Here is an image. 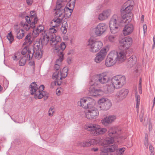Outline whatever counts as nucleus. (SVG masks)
Wrapping results in <instances>:
<instances>
[{"mask_svg": "<svg viewBox=\"0 0 155 155\" xmlns=\"http://www.w3.org/2000/svg\"><path fill=\"white\" fill-rule=\"evenodd\" d=\"M95 84H94V83L92 85H91L89 90V92L88 93L89 95L93 96H96L101 94L100 93L102 92L101 90L100 89H97L95 88L94 85Z\"/></svg>", "mask_w": 155, "mask_h": 155, "instance_id": "19", "label": "nucleus"}, {"mask_svg": "<svg viewBox=\"0 0 155 155\" xmlns=\"http://www.w3.org/2000/svg\"><path fill=\"white\" fill-rule=\"evenodd\" d=\"M114 142V138L113 137H107L103 140H101V146H103L106 145L112 144Z\"/></svg>", "mask_w": 155, "mask_h": 155, "instance_id": "23", "label": "nucleus"}, {"mask_svg": "<svg viewBox=\"0 0 155 155\" xmlns=\"http://www.w3.org/2000/svg\"><path fill=\"white\" fill-rule=\"evenodd\" d=\"M98 150V148H93L91 149L92 151H93L94 152H96Z\"/></svg>", "mask_w": 155, "mask_h": 155, "instance_id": "63", "label": "nucleus"}, {"mask_svg": "<svg viewBox=\"0 0 155 155\" xmlns=\"http://www.w3.org/2000/svg\"><path fill=\"white\" fill-rule=\"evenodd\" d=\"M101 143V140L100 139L96 140L94 139H92L89 140L87 141H83L79 143L78 144L79 146L81 147H89L91 145H94L98 144L101 146L100 143Z\"/></svg>", "mask_w": 155, "mask_h": 155, "instance_id": "14", "label": "nucleus"}, {"mask_svg": "<svg viewBox=\"0 0 155 155\" xmlns=\"http://www.w3.org/2000/svg\"><path fill=\"white\" fill-rule=\"evenodd\" d=\"M137 59L135 56L132 55L129 58L127 62V65L128 67L133 66L136 62Z\"/></svg>", "mask_w": 155, "mask_h": 155, "instance_id": "26", "label": "nucleus"}, {"mask_svg": "<svg viewBox=\"0 0 155 155\" xmlns=\"http://www.w3.org/2000/svg\"><path fill=\"white\" fill-rule=\"evenodd\" d=\"M141 83H142V79H141V78H140V80H139V87H138L139 93L140 94H141L142 93Z\"/></svg>", "mask_w": 155, "mask_h": 155, "instance_id": "43", "label": "nucleus"}, {"mask_svg": "<svg viewBox=\"0 0 155 155\" xmlns=\"http://www.w3.org/2000/svg\"><path fill=\"white\" fill-rule=\"evenodd\" d=\"M108 153L114 152L117 149V146L116 144H114L111 146H107Z\"/></svg>", "mask_w": 155, "mask_h": 155, "instance_id": "32", "label": "nucleus"}, {"mask_svg": "<svg viewBox=\"0 0 155 155\" xmlns=\"http://www.w3.org/2000/svg\"><path fill=\"white\" fill-rule=\"evenodd\" d=\"M54 109L53 107H52L50 108L49 109V116H52L53 114L54 113V111H53V110Z\"/></svg>", "mask_w": 155, "mask_h": 155, "instance_id": "45", "label": "nucleus"}, {"mask_svg": "<svg viewBox=\"0 0 155 155\" xmlns=\"http://www.w3.org/2000/svg\"><path fill=\"white\" fill-rule=\"evenodd\" d=\"M26 61V57L22 56L21 57V59L19 61V64L20 66H23L25 65Z\"/></svg>", "mask_w": 155, "mask_h": 155, "instance_id": "36", "label": "nucleus"}, {"mask_svg": "<svg viewBox=\"0 0 155 155\" xmlns=\"http://www.w3.org/2000/svg\"><path fill=\"white\" fill-rule=\"evenodd\" d=\"M152 124L150 122H149V129L150 131L152 130Z\"/></svg>", "mask_w": 155, "mask_h": 155, "instance_id": "58", "label": "nucleus"}, {"mask_svg": "<svg viewBox=\"0 0 155 155\" xmlns=\"http://www.w3.org/2000/svg\"><path fill=\"white\" fill-rule=\"evenodd\" d=\"M120 42L121 47L128 48L132 45V40L131 37H127L121 39Z\"/></svg>", "mask_w": 155, "mask_h": 155, "instance_id": "18", "label": "nucleus"}, {"mask_svg": "<svg viewBox=\"0 0 155 155\" xmlns=\"http://www.w3.org/2000/svg\"><path fill=\"white\" fill-rule=\"evenodd\" d=\"M25 41L23 43V45H26L27 43L30 44L32 42V41L31 40V34H28L25 38Z\"/></svg>", "mask_w": 155, "mask_h": 155, "instance_id": "35", "label": "nucleus"}, {"mask_svg": "<svg viewBox=\"0 0 155 155\" xmlns=\"http://www.w3.org/2000/svg\"><path fill=\"white\" fill-rule=\"evenodd\" d=\"M125 148L122 147L118 149V150L117 151V154L118 155H122L123 154L125 150Z\"/></svg>", "mask_w": 155, "mask_h": 155, "instance_id": "39", "label": "nucleus"}, {"mask_svg": "<svg viewBox=\"0 0 155 155\" xmlns=\"http://www.w3.org/2000/svg\"><path fill=\"white\" fill-rule=\"evenodd\" d=\"M116 62L107 56L105 61V64L107 67H110L114 65Z\"/></svg>", "mask_w": 155, "mask_h": 155, "instance_id": "29", "label": "nucleus"}, {"mask_svg": "<svg viewBox=\"0 0 155 155\" xmlns=\"http://www.w3.org/2000/svg\"><path fill=\"white\" fill-rule=\"evenodd\" d=\"M86 129L90 131L91 134L94 135L104 134L107 131L106 128H100L99 125L94 124H89L86 127Z\"/></svg>", "mask_w": 155, "mask_h": 155, "instance_id": "5", "label": "nucleus"}, {"mask_svg": "<svg viewBox=\"0 0 155 155\" xmlns=\"http://www.w3.org/2000/svg\"><path fill=\"white\" fill-rule=\"evenodd\" d=\"M60 68V66L58 64H55L54 66V70L56 71L55 72H58V71L59 70Z\"/></svg>", "mask_w": 155, "mask_h": 155, "instance_id": "46", "label": "nucleus"}, {"mask_svg": "<svg viewBox=\"0 0 155 155\" xmlns=\"http://www.w3.org/2000/svg\"><path fill=\"white\" fill-rule=\"evenodd\" d=\"M54 10L56 11L54 13L55 18H57V19H61L62 21L63 18V15L65 11L64 8L62 6V3H59L58 1L57 2L56 8Z\"/></svg>", "mask_w": 155, "mask_h": 155, "instance_id": "13", "label": "nucleus"}, {"mask_svg": "<svg viewBox=\"0 0 155 155\" xmlns=\"http://www.w3.org/2000/svg\"><path fill=\"white\" fill-rule=\"evenodd\" d=\"M38 21V19L37 17H36L35 18H34V21H33L34 23L35 24L37 23V22Z\"/></svg>", "mask_w": 155, "mask_h": 155, "instance_id": "60", "label": "nucleus"}, {"mask_svg": "<svg viewBox=\"0 0 155 155\" xmlns=\"http://www.w3.org/2000/svg\"><path fill=\"white\" fill-rule=\"evenodd\" d=\"M29 87L31 94L34 95L35 99H41L44 97L45 100L49 97L48 93L43 91L45 88L43 85L39 86L34 82L31 84Z\"/></svg>", "mask_w": 155, "mask_h": 155, "instance_id": "3", "label": "nucleus"}, {"mask_svg": "<svg viewBox=\"0 0 155 155\" xmlns=\"http://www.w3.org/2000/svg\"><path fill=\"white\" fill-rule=\"evenodd\" d=\"M51 38L49 35L46 33L43 36L42 39L41 40V43L42 45H46L48 43Z\"/></svg>", "mask_w": 155, "mask_h": 155, "instance_id": "28", "label": "nucleus"}, {"mask_svg": "<svg viewBox=\"0 0 155 155\" xmlns=\"http://www.w3.org/2000/svg\"><path fill=\"white\" fill-rule=\"evenodd\" d=\"M107 26L105 23L99 24L95 29V33L97 36H101L107 30Z\"/></svg>", "mask_w": 155, "mask_h": 155, "instance_id": "15", "label": "nucleus"}, {"mask_svg": "<svg viewBox=\"0 0 155 155\" xmlns=\"http://www.w3.org/2000/svg\"><path fill=\"white\" fill-rule=\"evenodd\" d=\"M95 103V101L92 98L87 97L83 98L78 102L79 106H82L84 108H88L91 106H94Z\"/></svg>", "mask_w": 155, "mask_h": 155, "instance_id": "10", "label": "nucleus"}, {"mask_svg": "<svg viewBox=\"0 0 155 155\" xmlns=\"http://www.w3.org/2000/svg\"><path fill=\"white\" fill-rule=\"evenodd\" d=\"M116 117L114 116H110L104 118L102 121L103 124L107 126L109 124L111 123L115 119Z\"/></svg>", "mask_w": 155, "mask_h": 155, "instance_id": "25", "label": "nucleus"}, {"mask_svg": "<svg viewBox=\"0 0 155 155\" xmlns=\"http://www.w3.org/2000/svg\"><path fill=\"white\" fill-rule=\"evenodd\" d=\"M67 61L69 64H70L71 63V59L70 58H68L67 59Z\"/></svg>", "mask_w": 155, "mask_h": 155, "instance_id": "61", "label": "nucleus"}, {"mask_svg": "<svg viewBox=\"0 0 155 155\" xmlns=\"http://www.w3.org/2000/svg\"><path fill=\"white\" fill-rule=\"evenodd\" d=\"M140 122H142L143 120V114H140Z\"/></svg>", "mask_w": 155, "mask_h": 155, "instance_id": "62", "label": "nucleus"}, {"mask_svg": "<svg viewBox=\"0 0 155 155\" xmlns=\"http://www.w3.org/2000/svg\"><path fill=\"white\" fill-rule=\"evenodd\" d=\"M29 25V26L30 28H34L35 27V24L34 23L33 21L31 23H30Z\"/></svg>", "mask_w": 155, "mask_h": 155, "instance_id": "50", "label": "nucleus"}, {"mask_svg": "<svg viewBox=\"0 0 155 155\" xmlns=\"http://www.w3.org/2000/svg\"><path fill=\"white\" fill-rule=\"evenodd\" d=\"M98 103L101 109L104 111L108 110L112 105L110 100L107 98L100 99L98 101Z\"/></svg>", "mask_w": 155, "mask_h": 155, "instance_id": "12", "label": "nucleus"}, {"mask_svg": "<svg viewBox=\"0 0 155 155\" xmlns=\"http://www.w3.org/2000/svg\"><path fill=\"white\" fill-rule=\"evenodd\" d=\"M16 37L18 39H21L25 35V31L23 29H17L15 31Z\"/></svg>", "mask_w": 155, "mask_h": 155, "instance_id": "31", "label": "nucleus"}, {"mask_svg": "<svg viewBox=\"0 0 155 155\" xmlns=\"http://www.w3.org/2000/svg\"><path fill=\"white\" fill-rule=\"evenodd\" d=\"M148 140L147 141L146 140H145L144 141V145L146 147V148H147L148 147Z\"/></svg>", "mask_w": 155, "mask_h": 155, "instance_id": "59", "label": "nucleus"}, {"mask_svg": "<svg viewBox=\"0 0 155 155\" xmlns=\"http://www.w3.org/2000/svg\"><path fill=\"white\" fill-rule=\"evenodd\" d=\"M113 85L117 89L119 88L126 83L125 77L124 76L117 75L113 77L111 79Z\"/></svg>", "mask_w": 155, "mask_h": 155, "instance_id": "9", "label": "nucleus"}, {"mask_svg": "<svg viewBox=\"0 0 155 155\" xmlns=\"http://www.w3.org/2000/svg\"><path fill=\"white\" fill-rule=\"evenodd\" d=\"M107 57L111 59H113L116 62L118 61L119 62H122L125 59L126 54L123 51L118 53L117 51H113L109 53Z\"/></svg>", "mask_w": 155, "mask_h": 155, "instance_id": "8", "label": "nucleus"}, {"mask_svg": "<svg viewBox=\"0 0 155 155\" xmlns=\"http://www.w3.org/2000/svg\"><path fill=\"white\" fill-rule=\"evenodd\" d=\"M65 24H62V26L61 28V30L63 34H65L67 30V28H66L68 27V25L67 22L65 23Z\"/></svg>", "mask_w": 155, "mask_h": 155, "instance_id": "34", "label": "nucleus"}, {"mask_svg": "<svg viewBox=\"0 0 155 155\" xmlns=\"http://www.w3.org/2000/svg\"><path fill=\"white\" fill-rule=\"evenodd\" d=\"M35 57L37 59L41 58L42 55L41 48L42 46H41L39 43L35 44Z\"/></svg>", "mask_w": 155, "mask_h": 155, "instance_id": "20", "label": "nucleus"}, {"mask_svg": "<svg viewBox=\"0 0 155 155\" xmlns=\"http://www.w3.org/2000/svg\"><path fill=\"white\" fill-rule=\"evenodd\" d=\"M25 13V12H23V13H21L19 14V16L22 18H24L26 16Z\"/></svg>", "mask_w": 155, "mask_h": 155, "instance_id": "51", "label": "nucleus"}, {"mask_svg": "<svg viewBox=\"0 0 155 155\" xmlns=\"http://www.w3.org/2000/svg\"><path fill=\"white\" fill-rule=\"evenodd\" d=\"M35 44L33 47L28 48V51L27 58L29 57V59L31 60L32 59L33 57L34 54L35 52Z\"/></svg>", "mask_w": 155, "mask_h": 155, "instance_id": "27", "label": "nucleus"}, {"mask_svg": "<svg viewBox=\"0 0 155 155\" xmlns=\"http://www.w3.org/2000/svg\"><path fill=\"white\" fill-rule=\"evenodd\" d=\"M4 85H5V87H8V81L6 80H5L4 81Z\"/></svg>", "mask_w": 155, "mask_h": 155, "instance_id": "54", "label": "nucleus"}, {"mask_svg": "<svg viewBox=\"0 0 155 155\" xmlns=\"http://www.w3.org/2000/svg\"><path fill=\"white\" fill-rule=\"evenodd\" d=\"M153 44L152 46V49H153L155 47V35L154 36L153 38Z\"/></svg>", "mask_w": 155, "mask_h": 155, "instance_id": "53", "label": "nucleus"}, {"mask_svg": "<svg viewBox=\"0 0 155 155\" xmlns=\"http://www.w3.org/2000/svg\"><path fill=\"white\" fill-rule=\"evenodd\" d=\"M41 32H40V31L38 29V28L37 27V28L35 29H34L33 31V34L35 37H37L38 35Z\"/></svg>", "mask_w": 155, "mask_h": 155, "instance_id": "40", "label": "nucleus"}, {"mask_svg": "<svg viewBox=\"0 0 155 155\" xmlns=\"http://www.w3.org/2000/svg\"><path fill=\"white\" fill-rule=\"evenodd\" d=\"M34 14H31L30 18H35L37 17L36 13H34Z\"/></svg>", "mask_w": 155, "mask_h": 155, "instance_id": "55", "label": "nucleus"}, {"mask_svg": "<svg viewBox=\"0 0 155 155\" xmlns=\"http://www.w3.org/2000/svg\"><path fill=\"white\" fill-rule=\"evenodd\" d=\"M29 64L30 66H33L35 65V63L34 61H30L29 62Z\"/></svg>", "mask_w": 155, "mask_h": 155, "instance_id": "64", "label": "nucleus"}, {"mask_svg": "<svg viewBox=\"0 0 155 155\" xmlns=\"http://www.w3.org/2000/svg\"><path fill=\"white\" fill-rule=\"evenodd\" d=\"M108 39L110 42H113L114 41L115 36L113 35H110L108 37Z\"/></svg>", "mask_w": 155, "mask_h": 155, "instance_id": "44", "label": "nucleus"}, {"mask_svg": "<svg viewBox=\"0 0 155 155\" xmlns=\"http://www.w3.org/2000/svg\"><path fill=\"white\" fill-rule=\"evenodd\" d=\"M7 38L9 41L10 43L11 44L13 40V36L11 32L8 34L7 36Z\"/></svg>", "mask_w": 155, "mask_h": 155, "instance_id": "38", "label": "nucleus"}, {"mask_svg": "<svg viewBox=\"0 0 155 155\" xmlns=\"http://www.w3.org/2000/svg\"><path fill=\"white\" fill-rule=\"evenodd\" d=\"M134 5V2L133 0H128L122 6L121 10V17L114 15L111 17L109 23V26L112 33H117L119 30V26H123L127 21L128 23L130 21L133 17L131 11Z\"/></svg>", "mask_w": 155, "mask_h": 155, "instance_id": "1", "label": "nucleus"}, {"mask_svg": "<svg viewBox=\"0 0 155 155\" xmlns=\"http://www.w3.org/2000/svg\"><path fill=\"white\" fill-rule=\"evenodd\" d=\"M110 13V10L107 9L104 10L102 13L99 15L98 19L100 20L103 21L107 19Z\"/></svg>", "mask_w": 155, "mask_h": 155, "instance_id": "24", "label": "nucleus"}, {"mask_svg": "<svg viewBox=\"0 0 155 155\" xmlns=\"http://www.w3.org/2000/svg\"><path fill=\"white\" fill-rule=\"evenodd\" d=\"M89 51L92 52H96L99 51L103 46L102 42L96 40H89L87 44Z\"/></svg>", "mask_w": 155, "mask_h": 155, "instance_id": "6", "label": "nucleus"}, {"mask_svg": "<svg viewBox=\"0 0 155 155\" xmlns=\"http://www.w3.org/2000/svg\"><path fill=\"white\" fill-rule=\"evenodd\" d=\"M94 106H91L90 107L88 108L87 111L85 112L86 117L88 119H96L99 115L98 110Z\"/></svg>", "mask_w": 155, "mask_h": 155, "instance_id": "11", "label": "nucleus"}, {"mask_svg": "<svg viewBox=\"0 0 155 155\" xmlns=\"http://www.w3.org/2000/svg\"><path fill=\"white\" fill-rule=\"evenodd\" d=\"M68 69L67 67H64L61 72V70L58 72H55L53 74V78L55 79V83L58 85H60L62 83V78H65L68 75Z\"/></svg>", "mask_w": 155, "mask_h": 155, "instance_id": "4", "label": "nucleus"}, {"mask_svg": "<svg viewBox=\"0 0 155 155\" xmlns=\"http://www.w3.org/2000/svg\"><path fill=\"white\" fill-rule=\"evenodd\" d=\"M128 92L127 89H122L117 93L115 95L116 98L118 101H121L126 97Z\"/></svg>", "mask_w": 155, "mask_h": 155, "instance_id": "17", "label": "nucleus"}, {"mask_svg": "<svg viewBox=\"0 0 155 155\" xmlns=\"http://www.w3.org/2000/svg\"><path fill=\"white\" fill-rule=\"evenodd\" d=\"M143 32L145 33V32L147 31V26L146 25H145L143 26Z\"/></svg>", "mask_w": 155, "mask_h": 155, "instance_id": "57", "label": "nucleus"}, {"mask_svg": "<svg viewBox=\"0 0 155 155\" xmlns=\"http://www.w3.org/2000/svg\"><path fill=\"white\" fill-rule=\"evenodd\" d=\"M107 52V49L103 48L96 55L94 61L97 63H100L105 58Z\"/></svg>", "mask_w": 155, "mask_h": 155, "instance_id": "16", "label": "nucleus"}, {"mask_svg": "<svg viewBox=\"0 0 155 155\" xmlns=\"http://www.w3.org/2000/svg\"><path fill=\"white\" fill-rule=\"evenodd\" d=\"M37 27L38 28V29L40 31V32H42L44 30V27L42 25H39V26Z\"/></svg>", "mask_w": 155, "mask_h": 155, "instance_id": "47", "label": "nucleus"}, {"mask_svg": "<svg viewBox=\"0 0 155 155\" xmlns=\"http://www.w3.org/2000/svg\"><path fill=\"white\" fill-rule=\"evenodd\" d=\"M30 18L28 16H25L26 21L28 24L31 23Z\"/></svg>", "mask_w": 155, "mask_h": 155, "instance_id": "48", "label": "nucleus"}, {"mask_svg": "<svg viewBox=\"0 0 155 155\" xmlns=\"http://www.w3.org/2000/svg\"><path fill=\"white\" fill-rule=\"evenodd\" d=\"M93 78L96 79H93L92 81L96 85L98 83L103 84H105L110 80L109 76L105 72L97 74L96 76H93Z\"/></svg>", "mask_w": 155, "mask_h": 155, "instance_id": "7", "label": "nucleus"}, {"mask_svg": "<svg viewBox=\"0 0 155 155\" xmlns=\"http://www.w3.org/2000/svg\"><path fill=\"white\" fill-rule=\"evenodd\" d=\"M108 135L110 137H116L117 135V129L115 127H111L110 128L108 132Z\"/></svg>", "mask_w": 155, "mask_h": 155, "instance_id": "30", "label": "nucleus"}, {"mask_svg": "<svg viewBox=\"0 0 155 155\" xmlns=\"http://www.w3.org/2000/svg\"><path fill=\"white\" fill-rule=\"evenodd\" d=\"M101 151L104 153H108V150L107 147H102L100 148Z\"/></svg>", "mask_w": 155, "mask_h": 155, "instance_id": "42", "label": "nucleus"}, {"mask_svg": "<svg viewBox=\"0 0 155 155\" xmlns=\"http://www.w3.org/2000/svg\"><path fill=\"white\" fill-rule=\"evenodd\" d=\"M149 149L151 153L153 152L154 148L152 145H150L149 147Z\"/></svg>", "mask_w": 155, "mask_h": 155, "instance_id": "52", "label": "nucleus"}, {"mask_svg": "<svg viewBox=\"0 0 155 155\" xmlns=\"http://www.w3.org/2000/svg\"><path fill=\"white\" fill-rule=\"evenodd\" d=\"M61 22V19H53L51 22V27L49 28L48 31L46 33L49 35L50 37V43L51 45L52 46L54 45V50L58 53L59 58L56 60V62L58 64L61 63L63 60L64 54L63 51L66 47L64 42H62L60 43V40H61L60 38L59 40H57V37H54L55 36L54 34L57 32L56 29L60 25Z\"/></svg>", "mask_w": 155, "mask_h": 155, "instance_id": "2", "label": "nucleus"}, {"mask_svg": "<svg viewBox=\"0 0 155 155\" xmlns=\"http://www.w3.org/2000/svg\"><path fill=\"white\" fill-rule=\"evenodd\" d=\"M28 47L25 46V47L21 51V54L23 55H25L28 52Z\"/></svg>", "mask_w": 155, "mask_h": 155, "instance_id": "41", "label": "nucleus"}, {"mask_svg": "<svg viewBox=\"0 0 155 155\" xmlns=\"http://www.w3.org/2000/svg\"><path fill=\"white\" fill-rule=\"evenodd\" d=\"M75 5V0H74L72 4V7L69 8L67 6L65 7H64V10L65 11L64 12V14L63 15L62 18L65 17L66 18H68L71 15V13L73 11V10L74 9Z\"/></svg>", "mask_w": 155, "mask_h": 155, "instance_id": "21", "label": "nucleus"}, {"mask_svg": "<svg viewBox=\"0 0 155 155\" xmlns=\"http://www.w3.org/2000/svg\"><path fill=\"white\" fill-rule=\"evenodd\" d=\"M26 1L27 4L29 5L32 4L33 0H26Z\"/></svg>", "mask_w": 155, "mask_h": 155, "instance_id": "49", "label": "nucleus"}, {"mask_svg": "<svg viewBox=\"0 0 155 155\" xmlns=\"http://www.w3.org/2000/svg\"><path fill=\"white\" fill-rule=\"evenodd\" d=\"M26 30H28L29 29L30 27L29 25L28 24L25 23V26L24 27Z\"/></svg>", "mask_w": 155, "mask_h": 155, "instance_id": "56", "label": "nucleus"}, {"mask_svg": "<svg viewBox=\"0 0 155 155\" xmlns=\"http://www.w3.org/2000/svg\"><path fill=\"white\" fill-rule=\"evenodd\" d=\"M134 29V26L132 24H127L125 25L123 31V34L125 36L129 35L133 31Z\"/></svg>", "mask_w": 155, "mask_h": 155, "instance_id": "22", "label": "nucleus"}, {"mask_svg": "<svg viewBox=\"0 0 155 155\" xmlns=\"http://www.w3.org/2000/svg\"><path fill=\"white\" fill-rule=\"evenodd\" d=\"M135 94L136 101V107L137 109H138L139 107V106L140 105V96L137 94V91L135 93Z\"/></svg>", "mask_w": 155, "mask_h": 155, "instance_id": "33", "label": "nucleus"}, {"mask_svg": "<svg viewBox=\"0 0 155 155\" xmlns=\"http://www.w3.org/2000/svg\"><path fill=\"white\" fill-rule=\"evenodd\" d=\"M115 87L114 86H109L107 87V93L108 94H111L113 93L114 91Z\"/></svg>", "mask_w": 155, "mask_h": 155, "instance_id": "37", "label": "nucleus"}]
</instances>
